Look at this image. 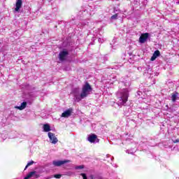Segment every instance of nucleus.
I'll list each match as a JSON object with an SVG mask.
<instances>
[{
  "label": "nucleus",
  "mask_w": 179,
  "mask_h": 179,
  "mask_svg": "<svg viewBox=\"0 0 179 179\" xmlns=\"http://www.w3.org/2000/svg\"><path fill=\"white\" fill-rule=\"evenodd\" d=\"M92 90H93V89L92 88V86L90 85V84H89V83H85V84L83 85V88H82V92L80 95V98H76V100L78 101H80L81 99H85V97H87V96H89V94H90V92H92Z\"/></svg>",
  "instance_id": "obj_1"
},
{
  "label": "nucleus",
  "mask_w": 179,
  "mask_h": 179,
  "mask_svg": "<svg viewBox=\"0 0 179 179\" xmlns=\"http://www.w3.org/2000/svg\"><path fill=\"white\" fill-rule=\"evenodd\" d=\"M129 97V91L128 90H124L122 92H121V97L119 98L120 104L127 103V101H128V98Z\"/></svg>",
  "instance_id": "obj_2"
},
{
  "label": "nucleus",
  "mask_w": 179,
  "mask_h": 179,
  "mask_svg": "<svg viewBox=\"0 0 179 179\" xmlns=\"http://www.w3.org/2000/svg\"><path fill=\"white\" fill-rule=\"evenodd\" d=\"M148 38H149V33L146 32L141 35L138 39V41L139 43H141V44H145V43L148 41Z\"/></svg>",
  "instance_id": "obj_3"
},
{
  "label": "nucleus",
  "mask_w": 179,
  "mask_h": 179,
  "mask_svg": "<svg viewBox=\"0 0 179 179\" xmlns=\"http://www.w3.org/2000/svg\"><path fill=\"white\" fill-rule=\"evenodd\" d=\"M87 141L90 142V143H94L96 142V143H99L100 142V139L97 138V135L92 134L89 136L87 138Z\"/></svg>",
  "instance_id": "obj_4"
},
{
  "label": "nucleus",
  "mask_w": 179,
  "mask_h": 179,
  "mask_svg": "<svg viewBox=\"0 0 179 179\" xmlns=\"http://www.w3.org/2000/svg\"><path fill=\"white\" fill-rule=\"evenodd\" d=\"M68 55H69V52H68V51H66V50H63L59 52V59L61 61H65V58H66V57H68Z\"/></svg>",
  "instance_id": "obj_5"
},
{
  "label": "nucleus",
  "mask_w": 179,
  "mask_h": 179,
  "mask_svg": "<svg viewBox=\"0 0 179 179\" xmlns=\"http://www.w3.org/2000/svg\"><path fill=\"white\" fill-rule=\"evenodd\" d=\"M48 137H49V139L51 141V143H53L54 145H55V143L58 142V138L55 137V134H54L53 133L49 132Z\"/></svg>",
  "instance_id": "obj_6"
},
{
  "label": "nucleus",
  "mask_w": 179,
  "mask_h": 179,
  "mask_svg": "<svg viewBox=\"0 0 179 179\" xmlns=\"http://www.w3.org/2000/svg\"><path fill=\"white\" fill-rule=\"evenodd\" d=\"M70 162V160L53 161V165L59 167L62 166V164H66V163H69Z\"/></svg>",
  "instance_id": "obj_7"
},
{
  "label": "nucleus",
  "mask_w": 179,
  "mask_h": 179,
  "mask_svg": "<svg viewBox=\"0 0 179 179\" xmlns=\"http://www.w3.org/2000/svg\"><path fill=\"white\" fill-rule=\"evenodd\" d=\"M72 111H73L72 108L68 109L67 110L64 111L62 114V117H63L64 118H68V117H71V115L72 114Z\"/></svg>",
  "instance_id": "obj_8"
},
{
  "label": "nucleus",
  "mask_w": 179,
  "mask_h": 179,
  "mask_svg": "<svg viewBox=\"0 0 179 179\" xmlns=\"http://www.w3.org/2000/svg\"><path fill=\"white\" fill-rule=\"evenodd\" d=\"M22 5H23L22 1H17L15 3V12H20V8H22Z\"/></svg>",
  "instance_id": "obj_9"
},
{
  "label": "nucleus",
  "mask_w": 179,
  "mask_h": 179,
  "mask_svg": "<svg viewBox=\"0 0 179 179\" xmlns=\"http://www.w3.org/2000/svg\"><path fill=\"white\" fill-rule=\"evenodd\" d=\"M27 107V102L24 101L21 103V106H15V108H17V110H24V108Z\"/></svg>",
  "instance_id": "obj_10"
},
{
  "label": "nucleus",
  "mask_w": 179,
  "mask_h": 179,
  "mask_svg": "<svg viewBox=\"0 0 179 179\" xmlns=\"http://www.w3.org/2000/svg\"><path fill=\"white\" fill-rule=\"evenodd\" d=\"M44 132H50L51 131V127L48 124H43Z\"/></svg>",
  "instance_id": "obj_11"
},
{
  "label": "nucleus",
  "mask_w": 179,
  "mask_h": 179,
  "mask_svg": "<svg viewBox=\"0 0 179 179\" xmlns=\"http://www.w3.org/2000/svg\"><path fill=\"white\" fill-rule=\"evenodd\" d=\"M177 96H178V93H177V92L172 94V96H171L172 101H176V100H177Z\"/></svg>",
  "instance_id": "obj_12"
},
{
  "label": "nucleus",
  "mask_w": 179,
  "mask_h": 179,
  "mask_svg": "<svg viewBox=\"0 0 179 179\" xmlns=\"http://www.w3.org/2000/svg\"><path fill=\"white\" fill-rule=\"evenodd\" d=\"M33 164H34V161H31V162H28L24 168V170H26L27 169V167H30V166H33Z\"/></svg>",
  "instance_id": "obj_13"
},
{
  "label": "nucleus",
  "mask_w": 179,
  "mask_h": 179,
  "mask_svg": "<svg viewBox=\"0 0 179 179\" xmlns=\"http://www.w3.org/2000/svg\"><path fill=\"white\" fill-rule=\"evenodd\" d=\"M155 57H160V51L159 50H155L153 53V55Z\"/></svg>",
  "instance_id": "obj_14"
},
{
  "label": "nucleus",
  "mask_w": 179,
  "mask_h": 179,
  "mask_svg": "<svg viewBox=\"0 0 179 179\" xmlns=\"http://www.w3.org/2000/svg\"><path fill=\"white\" fill-rule=\"evenodd\" d=\"M82 169H85V166L83 165H80V166H76V170H82Z\"/></svg>",
  "instance_id": "obj_15"
},
{
  "label": "nucleus",
  "mask_w": 179,
  "mask_h": 179,
  "mask_svg": "<svg viewBox=\"0 0 179 179\" xmlns=\"http://www.w3.org/2000/svg\"><path fill=\"white\" fill-rule=\"evenodd\" d=\"M118 17V14H115L110 17V19L112 20H116Z\"/></svg>",
  "instance_id": "obj_16"
},
{
  "label": "nucleus",
  "mask_w": 179,
  "mask_h": 179,
  "mask_svg": "<svg viewBox=\"0 0 179 179\" xmlns=\"http://www.w3.org/2000/svg\"><path fill=\"white\" fill-rule=\"evenodd\" d=\"M55 178H61L62 177V175L61 174H56L54 176Z\"/></svg>",
  "instance_id": "obj_17"
},
{
  "label": "nucleus",
  "mask_w": 179,
  "mask_h": 179,
  "mask_svg": "<svg viewBox=\"0 0 179 179\" xmlns=\"http://www.w3.org/2000/svg\"><path fill=\"white\" fill-rule=\"evenodd\" d=\"M156 58H157L156 56H154V55H152V56L151 57L150 61H155V59H156Z\"/></svg>",
  "instance_id": "obj_18"
},
{
  "label": "nucleus",
  "mask_w": 179,
  "mask_h": 179,
  "mask_svg": "<svg viewBox=\"0 0 179 179\" xmlns=\"http://www.w3.org/2000/svg\"><path fill=\"white\" fill-rule=\"evenodd\" d=\"M179 143V139L177 138L176 141H173V143Z\"/></svg>",
  "instance_id": "obj_19"
},
{
  "label": "nucleus",
  "mask_w": 179,
  "mask_h": 179,
  "mask_svg": "<svg viewBox=\"0 0 179 179\" xmlns=\"http://www.w3.org/2000/svg\"><path fill=\"white\" fill-rule=\"evenodd\" d=\"M90 178H91V179H94V176L90 175Z\"/></svg>",
  "instance_id": "obj_20"
},
{
  "label": "nucleus",
  "mask_w": 179,
  "mask_h": 179,
  "mask_svg": "<svg viewBox=\"0 0 179 179\" xmlns=\"http://www.w3.org/2000/svg\"><path fill=\"white\" fill-rule=\"evenodd\" d=\"M17 1H22V0H17Z\"/></svg>",
  "instance_id": "obj_21"
}]
</instances>
